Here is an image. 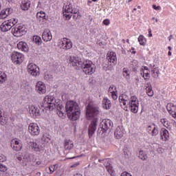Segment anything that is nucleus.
I'll use <instances>...</instances> for the list:
<instances>
[{"instance_id": "1", "label": "nucleus", "mask_w": 176, "mask_h": 176, "mask_svg": "<svg viewBox=\"0 0 176 176\" xmlns=\"http://www.w3.org/2000/svg\"><path fill=\"white\" fill-rule=\"evenodd\" d=\"M70 65L76 69H82L83 73L86 75H92L95 72V65L91 60L82 62L81 59L78 56H70L69 59Z\"/></svg>"}, {"instance_id": "2", "label": "nucleus", "mask_w": 176, "mask_h": 176, "mask_svg": "<svg viewBox=\"0 0 176 176\" xmlns=\"http://www.w3.org/2000/svg\"><path fill=\"white\" fill-rule=\"evenodd\" d=\"M100 113V111L98 107L94 106L93 102H89L86 107V118L87 120H90L91 118H94L91 121V124H89L88 128L89 138H91L93 137L98 126V118H96Z\"/></svg>"}, {"instance_id": "3", "label": "nucleus", "mask_w": 176, "mask_h": 176, "mask_svg": "<svg viewBox=\"0 0 176 176\" xmlns=\"http://www.w3.org/2000/svg\"><path fill=\"white\" fill-rule=\"evenodd\" d=\"M65 111L67 116H68L70 120H78L80 116V109L79 108V105L74 100L67 102L65 105Z\"/></svg>"}, {"instance_id": "4", "label": "nucleus", "mask_w": 176, "mask_h": 176, "mask_svg": "<svg viewBox=\"0 0 176 176\" xmlns=\"http://www.w3.org/2000/svg\"><path fill=\"white\" fill-rule=\"evenodd\" d=\"M113 123L110 119H104L100 123V128H98V133L102 137H104L107 131H110L113 129Z\"/></svg>"}, {"instance_id": "5", "label": "nucleus", "mask_w": 176, "mask_h": 176, "mask_svg": "<svg viewBox=\"0 0 176 176\" xmlns=\"http://www.w3.org/2000/svg\"><path fill=\"white\" fill-rule=\"evenodd\" d=\"M41 107L46 110L52 111L56 109V99L52 96H47L44 98Z\"/></svg>"}, {"instance_id": "6", "label": "nucleus", "mask_w": 176, "mask_h": 176, "mask_svg": "<svg viewBox=\"0 0 176 176\" xmlns=\"http://www.w3.org/2000/svg\"><path fill=\"white\" fill-rule=\"evenodd\" d=\"M26 32L27 30L25 27L21 25L14 26L11 29L12 34H13V35L17 38L25 35L26 34Z\"/></svg>"}, {"instance_id": "7", "label": "nucleus", "mask_w": 176, "mask_h": 176, "mask_svg": "<svg viewBox=\"0 0 176 176\" xmlns=\"http://www.w3.org/2000/svg\"><path fill=\"white\" fill-rule=\"evenodd\" d=\"M128 104L131 111L133 113H137L139 110V100H138V98L135 96L131 97V100L129 101Z\"/></svg>"}, {"instance_id": "8", "label": "nucleus", "mask_w": 176, "mask_h": 176, "mask_svg": "<svg viewBox=\"0 0 176 176\" xmlns=\"http://www.w3.org/2000/svg\"><path fill=\"white\" fill-rule=\"evenodd\" d=\"M24 60V56L23 54L19 52H13L11 54V60L13 63L19 65L22 64Z\"/></svg>"}, {"instance_id": "9", "label": "nucleus", "mask_w": 176, "mask_h": 176, "mask_svg": "<svg viewBox=\"0 0 176 176\" xmlns=\"http://www.w3.org/2000/svg\"><path fill=\"white\" fill-rule=\"evenodd\" d=\"M27 69L28 72H29L31 76H38L40 75L39 67L34 63L28 65Z\"/></svg>"}, {"instance_id": "10", "label": "nucleus", "mask_w": 176, "mask_h": 176, "mask_svg": "<svg viewBox=\"0 0 176 176\" xmlns=\"http://www.w3.org/2000/svg\"><path fill=\"white\" fill-rule=\"evenodd\" d=\"M163 69L162 65L157 63V65H153V69H151V74L154 78H158L160 74Z\"/></svg>"}, {"instance_id": "11", "label": "nucleus", "mask_w": 176, "mask_h": 176, "mask_svg": "<svg viewBox=\"0 0 176 176\" xmlns=\"http://www.w3.org/2000/svg\"><path fill=\"white\" fill-rule=\"evenodd\" d=\"M29 132L33 136L38 135L40 133V129L37 124L30 123L29 126Z\"/></svg>"}, {"instance_id": "12", "label": "nucleus", "mask_w": 176, "mask_h": 176, "mask_svg": "<svg viewBox=\"0 0 176 176\" xmlns=\"http://www.w3.org/2000/svg\"><path fill=\"white\" fill-rule=\"evenodd\" d=\"M10 146L15 151H19L22 149L21 141L17 140L16 139H13L10 142Z\"/></svg>"}, {"instance_id": "13", "label": "nucleus", "mask_w": 176, "mask_h": 176, "mask_svg": "<svg viewBox=\"0 0 176 176\" xmlns=\"http://www.w3.org/2000/svg\"><path fill=\"white\" fill-rule=\"evenodd\" d=\"M60 43V46H62L63 50H69L72 48V43L69 38H63Z\"/></svg>"}, {"instance_id": "14", "label": "nucleus", "mask_w": 176, "mask_h": 176, "mask_svg": "<svg viewBox=\"0 0 176 176\" xmlns=\"http://www.w3.org/2000/svg\"><path fill=\"white\" fill-rule=\"evenodd\" d=\"M16 159L21 164H23L25 166L27 165V163H28L29 161L28 157L25 154L21 153L16 154Z\"/></svg>"}, {"instance_id": "15", "label": "nucleus", "mask_w": 176, "mask_h": 176, "mask_svg": "<svg viewBox=\"0 0 176 176\" xmlns=\"http://www.w3.org/2000/svg\"><path fill=\"white\" fill-rule=\"evenodd\" d=\"M13 12V10L8 8H5L0 12V19H5L6 17L9 16Z\"/></svg>"}, {"instance_id": "16", "label": "nucleus", "mask_w": 176, "mask_h": 176, "mask_svg": "<svg viewBox=\"0 0 176 176\" xmlns=\"http://www.w3.org/2000/svg\"><path fill=\"white\" fill-rule=\"evenodd\" d=\"M36 91L38 92L39 94H43L46 92V88L45 84L42 82H38L36 85Z\"/></svg>"}, {"instance_id": "17", "label": "nucleus", "mask_w": 176, "mask_h": 176, "mask_svg": "<svg viewBox=\"0 0 176 176\" xmlns=\"http://www.w3.org/2000/svg\"><path fill=\"white\" fill-rule=\"evenodd\" d=\"M41 37L43 38V40L45 42L51 41L52 39L51 31H50L49 30H44Z\"/></svg>"}, {"instance_id": "18", "label": "nucleus", "mask_w": 176, "mask_h": 176, "mask_svg": "<svg viewBox=\"0 0 176 176\" xmlns=\"http://www.w3.org/2000/svg\"><path fill=\"white\" fill-rule=\"evenodd\" d=\"M18 50L21 51H23L24 52H27L29 51V47L25 42L20 41L19 43L17 44Z\"/></svg>"}, {"instance_id": "19", "label": "nucleus", "mask_w": 176, "mask_h": 176, "mask_svg": "<svg viewBox=\"0 0 176 176\" xmlns=\"http://www.w3.org/2000/svg\"><path fill=\"white\" fill-rule=\"evenodd\" d=\"M107 60L112 63L113 65L116 64L117 62V58H116V54L114 52H110V54H107Z\"/></svg>"}, {"instance_id": "20", "label": "nucleus", "mask_w": 176, "mask_h": 176, "mask_svg": "<svg viewBox=\"0 0 176 176\" xmlns=\"http://www.w3.org/2000/svg\"><path fill=\"white\" fill-rule=\"evenodd\" d=\"M160 134L161 138L164 141L167 140L169 138V132L165 128L161 129Z\"/></svg>"}, {"instance_id": "21", "label": "nucleus", "mask_w": 176, "mask_h": 176, "mask_svg": "<svg viewBox=\"0 0 176 176\" xmlns=\"http://www.w3.org/2000/svg\"><path fill=\"white\" fill-rule=\"evenodd\" d=\"M102 104L104 109H110V108L111 107V101L107 98H104V100H102Z\"/></svg>"}, {"instance_id": "22", "label": "nucleus", "mask_w": 176, "mask_h": 176, "mask_svg": "<svg viewBox=\"0 0 176 176\" xmlns=\"http://www.w3.org/2000/svg\"><path fill=\"white\" fill-rule=\"evenodd\" d=\"M30 146L36 152H40V151H42V146H39V144H36V142H30Z\"/></svg>"}, {"instance_id": "23", "label": "nucleus", "mask_w": 176, "mask_h": 176, "mask_svg": "<svg viewBox=\"0 0 176 176\" xmlns=\"http://www.w3.org/2000/svg\"><path fill=\"white\" fill-rule=\"evenodd\" d=\"M115 138L118 140H120L123 137V131L121 130L120 126H118L117 129H116V131L114 132Z\"/></svg>"}, {"instance_id": "24", "label": "nucleus", "mask_w": 176, "mask_h": 176, "mask_svg": "<svg viewBox=\"0 0 176 176\" xmlns=\"http://www.w3.org/2000/svg\"><path fill=\"white\" fill-rule=\"evenodd\" d=\"M74 148V142L70 140H65V148L67 151L71 150Z\"/></svg>"}, {"instance_id": "25", "label": "nucleus", "mask_w": 176, "mask_h": 176, "mask_svg": "<svg viewBox=\"0 0 176 176\" xmlns=\"http://www.w3.org/2000/svg\"><path fill=\"white\" fill-rule=\"evenodd\" d=\"M36 18L38 21L43 23L45 19V12H43V11L37 12Z\"/></svg>"}, {"instance_id": "26", "label": "nucleus", "mask_w": 176, "mask_h": 176, "mask_svg": "<svg viewBox=\"0 0 176 176\" xmlns=\"http://www.w3.org/2000/svg\"><path fill=\"white\" fill-rule=\"evenodd\" d=\"M12 28H14V26H12V25H7L6 23H3L1 25V32H6L12 29Z\"/></svg>"}, {"instance_id": "27", "label": "nucleus", "mask_w": 176, "mask_h": 176, "mask_svg": "<svg viewBox=\"0 0 176 176\" xmlns=\"http://www.w3.org/2000/svg\"><path fill=\"white\" fill-rule=\"evenodd\" d=\"M63 14L65 13H70L72 14V6L71 4H69L68 6H64L63 8Z\"/></svg>"}, {"instance_id": "28", "label": "nucleus", "mask_w": 176, "mask_h": 176, "mask_svg": "<svg viewBox=\"0 0 176 176\" xmlns=\"http://www.w3.org/2000/svg\"><path fill=\"white\" fill-rule=\"evenodd\" d=\"M30 6V3L28 1L26 2L25 1H24L21 2V10L24 11L28 10Z\"/></svg>"}, {"instance_id": "29", "label": "nucleus", "mask_w": 176, "mask_h": 176, "mask_svg": "<svg viewBox=\"0 0 176 176\" xmlns=\"http://www.w3.org/2000/svg\"><path fill=\"white\" fill-rule=\"evenodd\" d=\"M32 41L34 43H36L38 46L42 44V39L39 36H33Z\"/></svg>"}, {"instance_id": "30", "label": "nucleus", "mask_w": 176, "mask_h": 176, "mask_svg": "<svg viewBox=\"0 0 176 176\" xmlns=\"http://www.w3.org/2000/svg\"><path fill=\"white\" fill-rule=\"evenodd\" d=\"M138 42H140V45L141 46H145L146 45V39L145 37H144L143 35H140L138 38Z\"/></svg>"}, {"instance_id": "31", "label": "nucleus", "mask_w": 176, "mask_h": 176, "mask_svg": "<svg viewBox=\"0 0 176 176\" xmlns=\"http://www.w3.org/2000/svg\"><path fill=\"white\" fill-rule=\"evenodd\" d=\"M41 140L48 142L50 140H51V136H50L48 133H44L43 136H41Z\"/></svg>"}, {"instance_id": "32", "label": "nucleus", "mask_w": 176, "mask_h": 176, "mask_svg": "<svg viewBox=\"0 0 176 176\" xmlns=\"http://www.w3.org/2000/svg\"><path fill=\"white\" fill-rule=\"evenodd\" d=\"M0 84H3L7 80V74L5 72L0 73Z\"/></svg>"}, {"instance_id": "33", "label": "nucleus", "mask_w": 176, "mask_h": 176, "mask_svg": "<svg viewBox=\"0 0 176 176\" xmlns=\"http://www.w3.org/2000/svg\"><path fill=\"white\" fill-rule=\"evenodd\" d=\"M138 158L141 159L143 161L146 160V154L143 151H140L138 154Z\"/></svg>"}, {"instance_id": "34", "label": "nucleus", "mask_w": 176, "mask_h": 176, "mask_svg": "<svg viewBox=\"0 0 176 176\" xmlns=\"http://www.w3.org/2000/svg\"><path fill=\"white\" fill-rule=\"evenodd\" d=\"M122 74H124V76L126 78V79H129L130 72L129 69H126V68L122 69Z\"/></svg>"}, {"instance_id": "35", "label": "nucleus", "mask_w": 176, "mask_h": 176, "mask_svg": "<svg viewBox=\"0 0 176 176\" xmlns=\"http://www.w3.org/2000/svg\"><path fill=\"white\" fill-rule=\"evenodd\" d=\"M109 92H110V94L117 93L116 87L114 86L113 85H111V87H109Z\"/></svg>"}, {"instance_id": "36", "label": "nucleus", "mask_w": 176, "mask_h": 176, "mask_svg": "<svg viewBox=\"0 0 176 176\" xmlns=\"http://www.w3.org/2000/svg\"><path fill=\"white\" fill-rule=\"evenodd\" d=\"M153 130L151 131V133L153 136L157 135L159 133L158 129L153 124Z\"/></svg>"}, {"instance_id": "37", "label": "nucleus", "mask_w": 176, "mask_h": 176, "mask_svg": "<svg viewBox=\"0 0 176 176\" xmlns=\"http://www.w3.org/2000/svg\"><path fill=\"white\" fill-rule=\"evenodd\" d=\"M47 169H49L50 174H52L57 169V165H52Z\"/></svg>"}, {"instance_id": "38", "label": "nucleus", "mask_w": 176, "mask_h": 176, "mask_svg": "<svg viewBox=\"0 0 176 176\" xmlns=\"http://www.w3.org/2000/svg\"><path fill=\"white\" fill-rule=\"evenodd\" d=\"M30 113L31 115H34V113H35V111L36 110L37 107L34 106V105H31L30 107Z\"/></svg>"}, {"instance_id": "39", "label": "nucleus", "mask_w": 176, "mask_h": 176, "mask_svg": "<svg viewBox=\"0 0 176 176\" xmlns=\"http://www.w3.org/2000/svg\"><path fill=\"white\" fill-rule=\"evenodd\" d=\"M56 108L57 111H58V112L62 113H63V111H64V109H65L64 106L62 104L56 105Z\"/></svg>"}, {"instance_id": "40", "label": "nucleus", "mask_w": 176, "mask_h": 176, "mask_svg": "<svg viewBox=\"0 0 176 176\" xmlns=\"http://www.w3.org/2000/svg\"><path fill=\"white\" fill-rule=\"evenodd\" d=\"M147 85L148 86L146 88V93L153 92L152 85L150 83H147Z\"/></svg>"}, {"instance_id": "41", "label": "nucleus", "mask_w": 176, "mask_h": 176, "mask_svg": "<svg viewBox=\"0 0 176 176\" xmlns=\"http://www.w3.org/2000/svg\"><path fill=\"white\" fill-rule=\"evenodd\" d=\"M123 151L124 155H129V153L130 152V148L127 146H125Z\"/></svg>"}, {"instance_id": "42", "label": "nucleus", "mask_w": 176, "mask_h": 176, "mask_svg": "<svg viewBox=\"0 0 176 176\" xmlns=\"http://www.w3.org/2000/svg\"><path fill=\"white\" fill-rule=\"evenodd\" d=\"M160 122L163 124L164 126H168V121L166 118H162L160 120Z\"/></svg>"}, {"instance_id": "43", "label": "nucleus", "mask_w": 176, "mask_h": 176, "mask_svg": "<svg viewBox=\"0 0 176 176\" xmlns=\"http://www.w3.org/2000/svg\"><path fill=\"white\" fill-rule=\"evenodd\" d=\"M7 170H8L7 166H4L3 164H1L0 163V171H1V172H6V171H7Z\"/></svg>"}, {"instance_id": "44", "label": "nucleus", "mask_w": 176, "mask_h": 176, "mask_svg": "<svg viewBox=\"0 0 176 176\" xmlns=\"http://www.w3.org/2000/svg\"><path fill=\"white\" fill-rule=\"evenodd\" d=\"M3 23H6V25H11V26L14 27V22H12V19H10L7 21H5Z\"/></svg>"}, {"instance_id": "45", "label": "nucleus", "mask_w": 176, "mask_h": 176, "mask_svg": "<svg viewBox=\"0 0 176 176\" xmlns=\"http://www.w3.org/2000/svg\"><path fill=\"white\" fill-rule=\"evenodd\" d=\"M72 13L71 12H65L63 13V16H65L67 19H70L72 16Z\"/></svg>"}, {"instance_id": "46", "label": "nucleus", "mask_w": 176, "mask_h": 176, "mask_svg": "<svg viewBox=\"0 0 176 176\" xmlns=\"http://www.w3.org/2000/svg\"><path fill=\"white\" fill-rule=\"evenodd\" d=\"M41 115L40 110L38 108L36 109L34 113H33V116H39Z\"/></svg>"}, {"instance_id": "47", "label": "nucleus", "mask_w": 176, "mask_h": 176, "mask_svg": "<svg viewBox=\"0 0 176 176\" xmlns=\"http://www.w3.org/2000/svg\"><path fill=\"white\" fill-rule=\"evenodd\" d=\"M110 96L112 97V99L116 100L118 99L117 93H111Z\"/></svg>"}, {"instance_id": "48", "label": "nucleus", "mask_w": 176, "mask_h": 176, "mask_svg": "<svg viewBox=\"0 0 176 176\" xmlns=\"http://www.w3.org/2000/svg\"><path fill=\"white\" fill-rule=\"evenodd\" d=\"M143 78L144 80H148V79L150 78V74L148 73H144Z\"/></svg>"}, {"instance_id": "49", "label": "nucleus", "mask_w": 176, "mask_h": 176, "mask_svg": "<svg viewBox=\"0 0 176 176\" xmlns=\"http://www.w3.org/2000/svg\"><path fill=\"white\" fill-rule=\"evenodd\" d=\"M107 169L108 173H110L111 175H112L113 173V168L111 166H107Z\"/></svg>"}, {"instance_id": "50", "label": "nucleus", "mask_w": 176, "mask_h": 176, "mask_svg": "<svg viewBox=\"0 0 176 176\" xmlns=\"http://www.w3.org/2000/svg\"><path fill=\"white\" fill-rule=\"evenodd\" d=\"M72 14H77L78 16H80V12H79V10L77 9H73Z\"/></svg>"}, {"instance_id": "51", "label": "nucleus", "mask_w": 176, "mask_h": 176, "mask_svg": "<svg viewBox=\"0 0 176 176\" xmlns=\"http://www.w3.org/2000/svg\"><path fill=\"white\" fill-rule=\"evenodd\" d=\"M6 161V157L5 155H0V162H3Z\"/></svg>"}, {"instance_id": "52", "label": "nucleus", "mask_w": 176, "mask_h": 176, "mask_svg": "<svg viewBox=\"0 0 176 176\" xmlns=\"http://www.w3.org/2000/svg\"><path fill=\"white\" fill-rule=\"evenodd\" d=\"M104 25H109L110 24V21L109 19H105L104 21H102Z\"/></svg>"}, {"instance_id": "53", "label": "nucleus", "mask_w": 176, "mask_h": 176, "mask_svg": "<svg viewBox=\"0 0 176 176\" xmlns=\"http://www.w3.org/2000/svg\"><path fill=\"white\" fill-rule=\"evenodd\" d=\"M120 106L121 107H123V106L125 107L127 104L128 102L126 100V101H120Z\"/></svg>"}, {"instance_id": "54", "label": "nucleus", "mask_w": 176, "mask_h": 176, "mask_svg": "<svg viewBox=\"0 0 176 176\" xmlns=\"http://www.w3.org/2000/svg\"><path fill=\"white\" fill-rule=\"evenodd\" d=\"M124 101H127V100L124 99L123 95H121L120 96H119V102H124Z\"/></svg>"}, {"instance_id": "55", "label": "nucleus", "mask_w": 176, "mask_h": 176, "mask_svg": "<svg viewBox=\"0 0 176 176\" xmlns=\"http://www.w3.org/2000/svg\"><path fill=\"white\" fill-rule=\"evenodd\" d=\"M131 65L132 66H136L138 67V62L137 60H134L133 61L131 62Z\"/></svg>"}, {"instance_id": "56", "label": "nucleus", "mask_w": 176, "mask_h": 176, "mask_svg": "<svg viewBox=\"0 0 176 176\" xmlns=\"http://www.w3.org/2000/svg\"><path fill=\"white\" fill-rule=\"evenodd\" d=\"M153 8L156 10H160V6H156L155 5H153Z\"/></svg>"}, {"instance_id": "57", "label": "nucleus", "mask_w": 176, "mask_h": 176, "mask_svg": "<svg viewBox=\"0 0 176 176\" xmlns=\"http://www.w3.org/2000/svg\"><path fill=\"white\" fill-rule=\"evenodd\" d=\"M147 130L148 133H151L152 132V126H148Z\"/></svg>"}, {"instance_id": "58", "label": "nucleus", "mask_w": 176, "mask_h": 176, "mask_svg": "<svg viewBox=\"0 0 176 176\" xmlns=\"http://www.w3.org/2000/svg\"><path fill=\"white\" fill-rule=\"evenodd\" d=\"M121 176H131L129 173L124 172V173H122Z\"/></svg>"}, {"instance_id": "59", "label": "nucleus", "mask_w": 176, "mask_h": 176, "mask_svg": "<svg viewBox=\"0 0 176 176\" xmlns=\"http://www.w3.org/2000/svg\"><path fill=\"white\" fill-rule=\"evenodd\" d=\"M153 34H152V30L151 29H148V37H152Z\"/></svg>"}, {"instance_id": "60", "label": "nucleus", "mask_w": 176, "mask_h": 176, "mask_svg": "<svg viewBox=\"0 0 176 176\" xmlns=\"http://www.w3.org/2000/svg\"><path fill=\"white\" fill-rule=\"evenodd\" d=\"M148 97H153V92H146Z\"/></svg>"}, {"instance_id": "61", "label": "nucleus", "mask_w": 176, "mask_h": 176, "mask_svg": "<svg viewBox=\"0 0 176 176\" xmlns=\"http://www.w3.org/2000/svg\"><path fill=\"white\" fill-rule=\"evenodd\" d=\"M59 116V117H62L63 115H64V111H63V113H60V111H58V113H57Z\"/></svg>"}, {"instance_id": "62", "label": "nucleus", "mask_w": 176, "mask_h": 176, "mask_svg": "<svg viewBox=\"0 0 176 176\" xmlns=\"http://www.w3.org/2000/svg\"><path fill=\"white\" fill-rule=\"evenodd\" d=\"M12 22H13V25H15L16 24V23H17V20L15 19H14L12 20Z\"/></svg>"}, {"instance_id": "63", "label": "nucleus", "mask_w": 176, "mask_h": 176, "mask_svg": "<svg viewBox=\"0 0 176 176\" xmlns=\"http://www.w3.org/2000/svg\"><path fill=\"white\" fill-rule=\"evenodd\" d=\"M3 115H1L0 116V122H3Z\"/></svg>"}, {"instance_id": "64", "label": "nucleus", "mask_w": 176, "mask_h": 176, "mask_svg": "<svg viewBox=\"0 0 176 176\" xmlns=\"http://www.w3.org/2000/svg\"><path fill=\"white\" fill-rule=\"evenodd\" d=\"M173 118L176 120V112L172 114Z\"/></svg>"}]
</instances>
